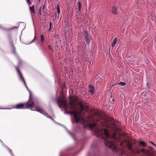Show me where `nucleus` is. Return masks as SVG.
<instances>
[{
	"label": "nucleus",
	"instance_id": "nucleus-29",
	"mask_svg": "<svg viewBox=\"0 0 156 156\" xmlns=\"http://www.w3.org/2000/svg\"><path fill=\"white\" fill-rule=\"evenodd\" d=\"M52 28V26H50L49 27V30H50Z\"/></svg>",
	"mask_w": 156,
	"mask_h": 156
},
{
	"label": "nucleus",
	"instance_id": "nucleus-37",
	"mask_svg": "<svg viewBox=\"0 0 156 156\" xmlns=\"http://www.w3.org/2000/svg\"><path fill=\"white\" fill-rule=\"evenodd\" d=\"M88 155L89 156H90V153H88Z\"/></svg>",
	"mask_w": 156,
	"mask_h": 156
},
{
	"label": "nucleus",
	"instance_id": "nucleus-13",
	"mask_svg": "<svg viewBox=\"0 0 156 156\" xmlns=\"http://www.w3.org/2000/svg\"><path fill=\"white\" fill-rule=\"evenodd\" d=\"M40 41L41 44H44V43L45 38L44 35L41 34L40 35Z\"/></svg>",
	"mask_w": 156,
	"mask_h": 156
},
{
	"label": "nucleus",
	"instance_id": "nucleus-9",
	"mask_svg": "<svg viewBox=\"0 0 156 156\" xmlns=\"http://www.w3.org/2000/svg\"><path fill=\"white\" fill-rule=\"evenodd\" d=\"M89 91L91 94H94L95 91V88L94 86H92L91 84H89L88 85Z\"/></svg>",
	"mask_w": 156,
	"mask_h": 156
},
{
	"label": "nucleus",
	"instance_id": "nucleus-6",
	"mask_svg": "<svg viewBox=\"0 0 156 156\" xmlns=\"http://www.w3.org/2000/svg\"><path fill=\"white\" fill-rule=\"evenodd\" d=\"M84 40L86 44L87 45H89L91 41V37L90 34L89 33L88 31H85L84 32Z\"/></svg>",
	"mask_w": 156,
	"mask_h": 156
},
{
	"label": "nucleus",
	"instance_id": "nucleus-21",
	"mask_svg": "<svg viewBox=\"0 0 156 156\" xmlns=\"http://www.w3.org/2000/svg\"><path fill=\"white\" fill-rule=\"evenodd\" d=\"M126 83L125 82H120L118 83V84L119 85H121L122 86H124L126 85Z\"/></svg>",
	"mask_w": 156,
	"mask_h": 156
},
{
	"label": "nucleus",
	"instance_id": "nucleus-1",
	"mask_svg": "<svg viewBox=\"0 0 156 156\" xmlns=\"http://www.w3.org/2000/svg\"><path fill=\"white\" fill-rule=\"evenodd\" d=\"M89 127L93 131L94 134L98 138L93 141L91 148L93 152L98 151L99 144L103 142L105 146L111 149L115 153H117L119 149L117 146L123 145V142H121V139L117 136V133L121 131V129L114 122L105 123L100 121L97 124L95 122L89 125Z\"/></svg>",
	"mask_w": 156,
	"mask_h": 156
},
{
	"label": "nucleus",
	"instance_id": "nucleus-15",
	"mask_svg": "<svg viewBox=\"0 0 156 156\" xmlns=\"http://www.w3.org/2000/svg\"><path fill=\"white\" fill-rule=\"evenodd\" d=\"M30 10L31 12L33 13V14H35V10L34 9V5L32 6L31 7L30 6L29 7Z\"/></svg>",
	"mask_w": 156,
	"mask_h": 156
},
{
	"label": "nucleus",
	"instance_id": "nucleus-40",
	"mask_svg": "<svg viewBox=\"0 0 156 156\" xmlns=\"http://www.w3.org/2000/svg\"><path fill=\"white\" fill-rule=\"evenodd\" d=\"M76 154L75 155H73V156H76Z\"/></svg>",
	"mask_w": 156,
	"mask_h": 156
},
{
	"label": "nucleus",
	"instance_id": "nucleus-18",
	"mask_svg": "<svg viewBox=\"0 0 156 156\" xmlns=\"http://www.w3.org/2000/svg\"><path fill=\"white\" fill-rule=\"evenodd\" d=\"M140 144L144 147H145L147 145L146 143L143 141H140Z\"/></svg>",
	"mask_w": 156,
	"mask_h": 156
},
{
	"label": "nucleus",
	"instance_id": "nucleus-28",
	"mask_svg": "<svg viewBox=\"0 0 156 156\" xmlns=\"http://www.w3.org/2000/svg\"><path fill=\"white\" fill-rule=\"evenodd\" d=\"M41 8H40L39 9V14L40 15H41Z\"/></svg>",
	"mask_w": 156,
	"mask_h": 156
},
{
	"label": "nucleus",
	"instance_id": "nucleus-31",
	"mask_svg": "<svg viewBox=\"0 0 156 156\" xmlns=\"http://www.w3.org/2000/svg\"><path fill=\"white\" fill-rule=\"evenodd\" d=\"M47 117L50 119H52V118L51 117L49 116V115Z\"/></svg>",
	"mask_w": 156,
	"mask_h": 156
},
{
	"label": "nucleus",
	"instance_id": "nucleus-12",
	"mask_svg": "<svg viewBox=\"0 0 156 156\" xmlns=\"http://www.w3.org/2000/svg\"><path fill=\"white\" fill-rule=\"evenodd\" d=\"M36 109H31V110L33 111H37V112H40V113H41V114H43V112L44 111L43 109H39L37 107H36Z\"/></svg>",
	"mask_w": 156,
	"mask_h": 156
},
{
	"label": "nucleus",
	"instance_id": "nucleus-3",
	"mask_svg": "<svg viewBox=\"0 0 156 156\" xmlns=\"http://www.w3.org/2000/svg\"><path fill=\"white\" fill-rule=\"evenodd\" d=\"M25 104L26 105V107L24 106V104L23 103H20L16 105L13 107L12 108L17 109L31 108L34 105V102L33 101H31L30 102H29L28 103H27V102Z\"/></svg>",
	"mask_w": 156,
	"mask_h": 156
},
{
	"label": "nucleus",
	"instance_id": "nucleus-17",
	"mask_svg": "<svg viewBox=\"0 0 156 156\" xmlns=\"http://www.w3.org/2000/svg\"><path fill=\"white\" fill-rule=\"evenodd\" d=\"M27 90L29 91V94H30V97H29V100L27 101V103H28V102H30V101H32V99L31 98V91H30V90L29 89H28V87H27Z\"/></svg>",
	"mask_w": 156,
	"mask_h": 156
},
{
	"label": "nucleus",
	"instance_id": "nucleus-7",
	"mask_svg": "<svg viewBox=\"0 0 156 156\" xmlns=\"http://www.w3.org/2000/svg\"><path fill=\"white\" fill-rule=\"evenodd\" d=\"M16 70L18 73L19 76V79L20 80V81L24 83V84L25 86L26 87V88H27V84L26 83L25 81V80L23 78L22 75L21 74V72H20V70L18 68L16 67Z\"/></svg>",
	"mask_w": 156,
	"mask_h": 156
},
{
	"label": "nucleus",
	"instance_id": "nucleus-11",
	"mask_svg": "<svg viewBox=\"0 0 156 156\" xmlns=\"http://www.w3.org/2000/svg\"><path fill=\"white\" fill-rule=\"evenodd\" d=\"M0 142H1V143H2V145L3 146H4L9 151V152L11 154V155L12 156H14L13 154L12 153V151L7 146H5V145L4 144L3 141L0 139Z\"/></svg>",
	"mask_w": 156,
	"mask_h": 156
},
{
	"label": "nucleus",
	"instance_id": "nucleus-27",
	"mask_svg": "<svg viewBox=\"0 0 156 156\" xmlns=\"http://www.w3.org/2000/svg\"><path fill=\"white\" fill-rule=\"evenodd\" d=\"M44 31H43V30H42L40 33V35H41V34H42L43 35H44Z\"/></svg>",
	"mask_w": 156,
	"mask_h": 156
},
{
	"label": "nucleus",
	"instance_id": "nucleus-2",
	"mask_svg": "<svg viewBox=\"0 0 156 156\" xmlns=\"http://www.w3.org/2000/svg\"><path fill=\"white\" fill-rule=\"evenodd\" d=\"M54 101H56L59 108H63L65 109L64 113L65 114H68V111H67V109L69 108V106L70 105H71V109H72V105L71 104V103H68L67 101L64 97L61 98L57 97L55 99Z\"/></svg>",
	"mask_w": 156,
	"mask_h": 156
},
{
	"label": "nucleus",
	"instance_id": "nucleus-20",
	"mask_svg": "<svg viewBox=\"0 0 156 156\" xmlns=\"http://www.w3.org/2000/svg\"><path fill=\"white\" fill-rule=\"evenodd\" d=\"M60 6L59 5H57V12L58 13V14L60 13Z\"/></svg>",
	"mask_w": 156,
	"mask_h": 156
},
{
	"label": "nucleus",
	"instance_id": "nucleus-19",
	"mask_svg": "<svg viewBox=\"0 0 156 156\" xmlns=\"http://www.w3.org/2000/svg\"><path fill=\"white\" fill-rule=\"evenodd\" d=\"M74 148V146L73 145H71L69 146L67 149V150H71L73 149Z\"/></svg>",
	"mask_w": 156,
	"mask_h": 156
},
{
	"label": "nucleus",
	"instance_id": "nucleus-36",
	"mask_svg": "<svg viewBox=\"0 0 156 156\" xmlns=\"http://www.w3.org/2000/svg\"><path fill=\"white\" fill-rule=\"evenodd\" d=\"M0 28H1L2 29L3 28L0 25Z\"/></svg>",
	"mask_w": 156,
	"mask_h": 156
},
{
	"label": "nucleus",
	"instance_id": "nucleus-23",
	"mask_svg": "<svg viewBox=\"0 0 156 156\" xmlns=\"http://www.w3.org/2000/svg\"><path fill=\"white\" fill-rule=\"evenodd\" d=\"M67 155L66 154H64L62 152L60 153L59 154V156H67Z\"/></svg>",
	"mask_w": 156,
	"mask_h": 156
},
{
	"label": "nucleus",
	"instance_id": "nucleus-41",
	"mask_svg": "<svg viewBox=\"0 0 156 156\" xmlns=\"http://www.w3.org/2000/svg\"><path fill=\"white\" fill-rule=\"evenodd\" d=\"M129 149H131V147H129Z\"/></svg>",
	"mask_w": 156,
	"mask_h": 156
},
{
	"label": "nucleus",
	"instance_id": "nucleus-38",
	"mask_svg": "<svg viewBox=\"0 0 156 156\" xmlns=\"http://www.w3.org/2000/svg\"><path fill=\"white\" fill-rule=\"evenodd\" d=\"M124 153V151H123V153L122 154H120L121 155H122V154H123Z\"/></svg>",
	"mask_w": 156,
	"mask_h": 156
},
{
	"label": "nucleus",
	"instance_id": "nucleus-25",
	"mask_svg": "<svg viewBox=\"0 0 156 156\" xmlns=\"http://www.w3.org/2000/svg\"><path fill=\"white\" fill-rule=\"evenodd\" d=\"M17 27H13L11 28L10 29H5V30H12L13 29H14L15 28H17Z\"/></svg>",
	"mask_w": 156,
	"mask_h": 156
},
{
	"label": "nucleus",
	"instance_id": "nucleus-32",
	"mask_svg": "<svg viewBox=\"0 0 156 156\" xmlns=\"http://www.w3.org/2000/svg\"><path fill=\"white\" fill-rule=\"evenodd\" d=\"M28 4H29V3H30V0H26Z\"/></svg>",
	"mask_w": 156,
	"mask_h": 156
},
{
	"label": "nucleus",
	"instance_id": "nucleus-22",
	"mask_svg": "<svg viewBox=\"0 0 156 156\" xmlns=\"http://www.w3.org/2000/svg\"><path fill=\"white\" fill-rule=\"evenodd\" d=\"M47 48L49 50L51 51H52V52H53V50L52 49V47L51 45H48L47 46Z\"/></svg>",
	"mask_w": 156,
	"mask_h": 156
},
{
	"label": "nucleus",
	"instance_id": "nucleus-5",
	"mask_svg": "<svg viewBox=\"0 0 156 156\" xmlns=\"http://www.w3.org/2000/svg\"><path fill=\"white\" fill-rule=\"evenodd\" d=\"M8 37H9V40H10V44H11V45H12V51H13V54H14L15 55L16 58L18 60L19 63L18 64V67H20L21 66V64H22L21 60V59L20 58H19V56L16 53V48H15V46H14V44H13L12 41L11 40V36L10 35H9L8 36Z\"/></svg>",
	"mask_w": 156,
	"mask_h": 156
},
{
	"label": "nucleus",
	"instance_id": "nucleus-8",
	"mask_svg": "<svg viewBox=\"0 0 156 156\" xmlns=\"http://www.w3.org/2000/svg\"><path fill=\"white\" fill-rule=\"evenodd\" d=\"M54 122H55V123L62 126H63V127L64 128L66 129V130L68 132V133L69 134H70V136L72 137H73V138H74V140H75L76 139V138L75 137H74V136H73V134L71 133V132H70L68 130V129H67V128H66V127H65V126H64L63 125H61V124H59V123H58L57 122H56L55 120L53 119L52 118V119H51Z\"/></svg>",
	"mask_w": 156,
	"mask_h": 156
},
{
	"label": "nucleus",
	"instance_id": "nucleus-42",
	"mask_svg": "<svg viewBox=\"0 0 156 156\" xmlns=\"http://www.w3.org/2000/svg\"><path fill=\"white\" fill-rule=\"evenodd\" d=\"M38 1L39 2H40L41 0H38Z\"/></svg>",
	"mask_w": 156,
	"mask_h": 156
},
{
	"label": "nucleus",
	"instance_id": "nucleus-35",
	"mask_svg": "<svg viewBox=\"0 0 156 156\" xmlns=\"http://www.w3.org/2000/svg\"><path fill=\"white\" fill-rule=\"evenodd\" d=\"M52 26V23H51V22H50V23H49V26Z\"/></svg>",
	"mask_w": 156,
	"mask_h": 156
},
{
	"label": "nucleus",
	"instance_id": "nucleus-33",
	"mask_svg": "<svg viewBox=\"0 0 156 156\" xmlns=\"http://www.w3.org/2000/svg\"><path fill=\"white\" fill-rule=\"evenodd\" d=\"M148 148L150 149H152V147L151 146H149Z\"/></svg>",
	"mask_w": 156,
	"mask_h": 156
},
{
	"label": "nucleus",
	"instance_id": "nucleus-39",
	"mask_svg": "<svg viewBox=\"0 0 156 156\" xmlns=\"http://www.w3.org/2000/svg\"><path fill=\"white\" fill-rule=\"evenodd\" d=\"M115 102L114 100V99H112V102Z\"/></svg>",
	"mask_w": 156,
	"mask_h": 156
},
{
	"label": "nucleus",
	"instance_id": "nucleus-43",
	"mask_svg": "<svg viewBox=\"0 0 156 156\" xmlns=\"http://www.w3.org/2000/svg\"><path fill=\"white\" fill-rule=\"evenodd\" d=\"M82 148H81L80 150V151L82 150Z\"/></svg>",
	"mask_w": 156,
	"mask_h": 156
},
{
	"label": "nucleus",
	"instance_id": "nucleus-4",
	"mask_svg": "<svg viewBox=\"0 0 156 156\" xmlns=\"http://www.w3.org/2000/svg\"><path fill=\"white\" fill-rule=\"evenodd\" d=\"M68 114L73 115V117L76 123L84 121L83 118L82 117L81 113L80 112H68Z\"/></svg>",
	"mask_w": 156,
	"mask_h": 156
},
{
	"label": "nucleus",
	"instance_id": "nucleus-26",
	"mask_svg": "<svg viewBox=\"0 0 156 156\" xmlns=\"http://www.w3.org/2000/svg\"><path fill=\"white\" fill-rule=\"evenodd\" d=\"M149 142L151 144L153 145L154 146V147H156V144L154 142H153L152 141H149Z\"/></svg>",
	"mask_w": 156,
	"mask_h": 156
},
{
	"label": "nucleus",
	"instance_id": "nucleus-16",
	"mask_svg": "<svg viewBox=\"0 0 156 156\" xmlns=\"http://www.w3.org/2000/svg\"><path fill=\"white\" fill-rule=\"evenodd\" d=\"M116 43H117V39L116 38H115L112 42V45H111L112 47H114L115 46Z\"/></svg>",
	"mask_w": 156,
	"mask_h": 156
},
{
	"label": "nucleus",
	"instance_id": "nucleus-10",
	"mask_svg": "<svg viewBox=\"0 0 156 156\" xmlns=\"http://www.w3.org/2000/svg\"><path fill=\"white\" fill-rule=\"evenodd\" d=\"M111 12L114 15L117 14L118 13L117 7L113 6L111 9Z\"/></svg>",
	"mask_w": 156,
	"mask_h": 156
},
{
	"label": "nucleus",
	"instance_id": "nucleus-14",
	"mask_svg": "<svg viewBox=\"0 0 156 156\" xmlns=\"http://www.w3.org/2000/svg\"><path fill=\"white\" fill-rule=\"evenodd\" d=\"M77 4L78 5V11L77 12V13L80 12L81 7V3L80 2H78Z\"/></svg>",
	"mask_w": 156,
	"mask_h": 156
},
{
	"label": "nucleus",
	"instance_id": "nucleus-34",
	"mask_svg": "<svg viewBox=\"0 0 156 156\" xmlns=\"http://www.w3.org/2000/svg\"><path fill=\"white\" fill-rule=\"evenodd\" d=\"M3 109H11V108H2Z\"/></svg>",
	"mask_w": 156,
	"mask_h": 156
},
{
	"label": "nucleus",
	"instance_id": "nucleus-24",
	"mask_svg": "<svg viewBox=\"0 0 156 156\" xmlns=\"http://www.w3.org/2000/svg\"><path fill=\"white\" fill-rule=\"evenodd\" d=\"M43 114V115H44V116L46 117H47L48 115V114L46 113L44 111L43 113V114Z\"/></svg>",
	"mask_w": 156,
	"mask_h": 156
},
{
	"label": "nucleus",
	"instance_id": "nucleus-30",
	"mask_svg": "<svg viewBox=\"0 0 156 156\" xmlns=\"http://www.w3.org/2000/svg\"><path fill=\"white\" fill-rule=\"evenodd\" d=\"M35 36L34 37V39L32 40V41L30 42V43H32L33 41L35 39Z\"/></svg>",
	"mask_w": 156,
	"mask_h": 156
}]
</instances>
